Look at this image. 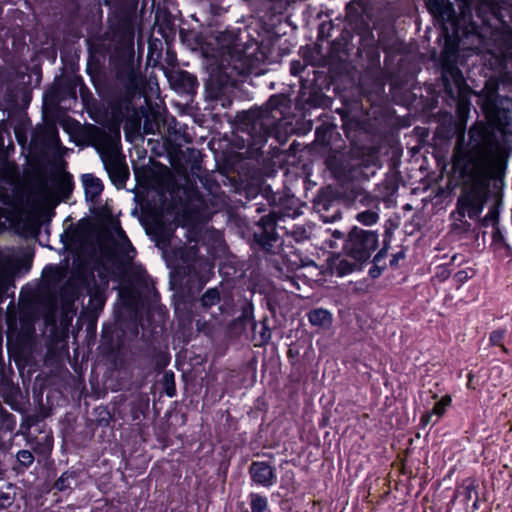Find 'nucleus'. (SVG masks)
Masks as SVG:
<instances>
[{
	"label": "nucleus",
	"instance_id": "1",
	"mask_svg": "<svg viewBox=\"0 0 512 512\" xmlns=\"http://www.w3.org/2000/svg\"><path fill=\"white\" fill-rule=\"evenodd\" d=\"M508 117L504 121L497 115L495 125H473L469 129L467 148L460 151L455 157L454 166L459 170L460 176L471 184L457 199V210L451 214L461 222V228L467 232L471 228L468 221H463L466 213L470 219H477L482 213L486 196L482 188L489 169L500 150V141L509 132ZM460 227V225H457Z\"/></svg>",
	"mask_w": 512,
	"mask_h": 512
},
{
	"label": "nucleus",
	"instance_id": "2",
	"mask_svg": "<svg viewBox=\"0 0 512 512\" xmlns=\"http://www.w3.org/2000/svg\"><path fill=\"white\" fill-rule=\"evenodd\" d=\"M433 17L441 23L443 31L461 41L476 37L484 39L492 34V20H500L497 11L489 3L473 7L471 0H459L457 13L448 0H425Z\"/></svg>",
	"mask_w": 512,
	"mask_h": 512
},
{
	"label": "nucleus",
	"instance_id": "3",
	"mask_svg": "<svg viewBox=\"0 0 512 512\" xmlns=\"http://www.w3.org/2000/svg\"><path fill=\"white\" fill-rule=\"evenodd\" d=\"M19 177V170L15 163L0 162V180L9 185V187L0 188V215L5 216L10 222H16L21 218L29 201V195L19 183Z\"/></svg>",
	"mask_w": 512,
	"mask_h": 512
},
{
	"label": "nucleus",
	"instance_id": "4",
	"mask_svg": "<svg viewBox=\"0 0 512 512\" xmlns=\"http://www.w3.org/2000/svg\"><path fill=\"white\" fill-rule=\"evenodd\" d=\"M456 58V50L445 52L441 61V80L447 96L456 103L459 110H463L470 104L471 89L457 66Z\"/></svg>",
	"mask_w": 512,
	"mask_h": 512
},
{
	"label": "nucleus",
	"instance_id": "5",
	"mask_svg": "<svg viewBox=\"0 0 512 512\" xmlns=\"http://www.w3.org/2000/svg\"><path fill=\"white\" fill-rule=\"evenodd\" d=\"M278 111L269 103L266 107L253 109L247 112L243 125L245 131L253 139L254 145L263 144L274 132L280 117Z\"/></svg>",
	"mask_w": 512,
	"mask_h": 512
},
{
	"label": "nucleus",
	"instance_id": "6",
	"mask_svg": "<svg viewBox=\"0 0 512 512\" xmlns=\"http://www.w3.org/2000/svg\"><path fill=\"white\" fill-rule=\"evenodd\" d=\"M378 247V234L354 226V271L361 270Z\"/></svg>",
	"mask_w": 512,
	"mask_h": 512
},
{
	"label": "nucleus",
	"instance_id": "7",
	"mask_svg": "<svg viewBox=\"0 0 512 512\" xmlns=\"http://www.w3.org/2000/svg\"><path fill=\"white\" fill-rule=\"evenodd\" d=\"M91 140L102 160L121 154L119 150L120 131L118 128L109 131L95 128L91 132Z\"/></svg>",
	"mask_w": 512,
	"mask_h": 512
},
{
	"label": "nucleus",
	"instance_id": "8",
	"mask_svg": "<svg viewBox=\"0 0 512 512\" xmlns=\"http://www.w3.org/2000/svg\"><path fill=\"white\" fill-rule=\"evenodd\" d=\"M351 151H334L326 160L328 169L340 183H348L351 179Z\"/></svg>",
	"mask_w": 512,
	"mask_h": 512
},
{
	"label": "nucleus",
	"instance_id": "9",
	"mask_svg": "<svg viewBox=\"0 0 512 512\" xmlns=\"http://www.w3.org/2000/svg\"><path fill=\"white\" fill-rule=\"evenodd\" d=\"M258 227L260 231L255 233V239L265 250H269L278 238L276 232L277 215L270 213L261 217Z\"/></svg>",
	"mask_w": 512,
	"mask_h": 512
},
{
	"label": "nucleus",
	"instance_id": "10",
	"mask_svg": "<svg viewBox=\"0 0 512 512\" xmlns=\"http://www.w3.org/2000/svg\"><path fill=\"white\" fill-rule=\"evenodd\" d=\"M105 169L114 185L118 188L124 187L128 177L129 169L122 154L102 160Z\"/></svg>",
	"mask_w": 512,
	"mask_h": 512
},
{
	"label": "nucleus",
	"instance_id": "11",
	"mask_svg": "<svg viewBox=\"0 0 512 512\" xmlns=\"http://www.w3.org/2000/svg\"><path fill=\"white\" fill-rule=\"evenodd\" d=\"M379 150L376 147H359L354 142V178L356 173H362V169L378 167Z\"/></svg>",
	"mask_w": 512,
	"mask_h": 512
},
{
	"label": "nucleus",
	"instance_id": "12",
	"mask_svg": "<svg viewBox=\"0 0 512 512\" xmlns=\"http://www.w3.org/2000/svg\"><path fill=\"white\" fill-rule=\"evenodd\" d=\"M252 480L264 487H270L276 482L274 469L266 462H253L249 469Z\"/></svg>",
	"mask_w": 512,
	"mask_h": 512
},
{
	"label": "nucleus",
	"instance_id": "13",
	"mask_svg": "<svg viewBox=\"0 0 512 512\" xmlns=\"http://www.w3.org/2000/svg\"><path fill=\"white\" fill-rule=\"evenodd\" d=\"M117 234L120 238V242L117 245V254L121 258L122 262V271H130L132 269H135L136 271H142L140 268H135L132 265V260L135 255V250L131 244V242L128 240L127 236L125 235L124 231L119 228L117 231Z\"/></svg>",
	"mask_w": 512,
	"mask_h": 512
},
{
	"label": "nucleus",
	"instance_id": "14",
	"mask_svg": "<svg viewBox=\"0 0 512 512\" xmlns=\"http://www.w3.org/2000/svg\"><path fill=\"white\" fill-rule=\"evenodd\" d=\"M330 60L332 63L343 65V69L347 70L350 61L349 41L346 38L336 39L333 41L330 50Z\"/></svg>",
	"mask_w": 512,
	"mask_h": 512
},
{
	"label": "nucleus",
	"instance_id": "15",
	"mask_svg": "<svg viewBox=\"0 0 512 512\" xmlns=\"http://www.w3.org/2000/svg\"><path fill=\"white\" fill-rule=\"evenodd\" d=\"M44 283L46 284L47 291L50 294V302L55 304L57 301L56 287L64 278L63 272L58 267H48L44 270Z\"/></svg>",
	"mask_w": 512,
	"mask_h": 512
},
{
	"label": "nucleus",
	"instance_id": "16",
	"mask_svg": "<svg viewBox=\"0 0 512 512\" xmlns=\"http://www.w3.org/2000/svg\"><path fill=\"white\" fill-rule=\"evenodd\" d=\"M363 53L366 54V57L372 63L379 59L378 47L376 45L374 35L370 30L366 31L365 34L362 35L360 46L357 49V54L359 56H362Z\"/></svg>",
	"mask_w": 512,
	"mask_h": 512
},
{
	"label": "nucleus",
	"instance_id": "17",
	"mask_svg": "<svg viewBox=\"0 0 512 512\" xmlns=\"http://www.w3.org/2000/svg\"><path fill=\"white\" fill-rule=\"evenodd\" d=\"M15 268L13 257L9 254L0 253V297L5 292Z\"/></svg>",
	"mask_w": 512,
	"mask_h": 512
},
{
	"label": "nucleus",
	"instance_id": "18",
	"mask_svg": "<svg viewBox=\"0 0 512 512\" xmlns=\"http://www.w3.org/2000/svg\"><path fill=\"white\" fill-rule=\"evenodd\" d=\"M81 179L86 197L94 202L103 191L102 181L93 174H84Z\"/></svg>",
	"mask_w": 512,
	"mask_h": 512
},
{
	"label": "nucleus",
	"instance_id": "19",
	"mask_svg": "<svg viewBox=\"0 0 512 512\" xmlns=\"http://www.w3.org/2000/svg\"><path fill=\"white\" fill-rule=\"evenodd\" d=\"M359 205L365 208H378L379 200L377 197L366 192L363 188L354 185V209L359 210Z\"/></svg>",
	"mask_w": 512,
	"mask_h": 512
},
{
	"label": "nucleus",
	"instance_id": "20",
	"mask_svg": "<svg viewBox=\"0 0 512 512\" xmlns=\"http://www.w3.org/2000/svg\"><path fill=\"white\" fill-rule=\"evenodd\" d=\"M118 77L125 83L127 94L134 96L139 89V78L135 69L129 66L125 71L120 72Z\"/></svg>",
	"mask_w": 512,
	"mask_h": 512
},
{
	"label": "nucleus",
	"instance_id": "21",
	"mask_svg": "<svg viewBox=\"0 0 512 512\" xmlns=\"http://www.w3.org/2000/svg\"><path fill=\"white\" fill-rule=\"evenodd\" d=\"M478 491L477 484L475 481L466 479L462 482V484L457 488L455 492L456 497H462L463 501L468 504V502L475 500L477 501Z\"/></svg>",
	"mask_w": 512,
	"mask_h": 512
},
{
	"label": "nucleus",
	"instance_id": "22",
	"mask_svg": "<svg viewBox=\"0 0 512 512\" xmlns=\"http://www.w3.org/2000/svg\"><path fill=\"white\" fill-rule=\"evenodd\" d=\"M309 322L313 326L327 327L331 323V314L328 310L318 308L308 314Z\"/></svg>",
	"mask_w": 512,
	"mask_h": 512
},
{
	"label": "nucleus",
	"instance_id": "23",
	"mask_svg": "<svg viewBox=\"0 0 512 512\" xmlns=\"http://www.w3.org/2000/svg\"><path fill=\"white\" fill-rule=\"evenodd\" d=\"M331 273L337 276H344L352 271V264L349 260L336 256L330 263Z\"/></svg>",
	"mask_w": 512,
	"mask_h": 512
},
{
	"label": "nucleus",
	"instance_id": "24",
	"mask_svg": "<svg viewBox=\"0 0 512 512\" xmlns=\"http://www.w3.org/2000/svg\"><path fill=\"white\" fill-rule=\"evenodd\" d=\"M219 43L221 44L222 49H226L227 53L231 55V57L240 51L238 49L237 37L232 32L222 33L219 36Z\"/></svg>",
	"mask_w": 512,
	"mask_h": 512
},
{
	"label": "nucleus",
	"instance_id": "25",
	"mask_svg": "<svg viewBox=\"0 0 512 512\" xmlns=\"http://www.w3.org/2000/svg\"><path fill=\"white\" fill-rule=\"evenodd\" d=\"M378 208L369 207L366 210L359 211L355 218L364 226H371L375 224L379 219Z\"/></svg>",
	"mask_w": 512,
	"mask_h": 512
},
{
	"label": "nucleus",
	"instance_id": "26",
	"mask_svg": "<svg viewBox=\"0 0 512 512\" xmlns=\"http://www.w3.org/2000/svg\"><path fill=\"white\" fill-rule=\"evenodd\" d=\"M302 56L305 64L320 66L323 63V57L317 47H306L302 50Z\"/></svg>",
	"mask_w": 512,
	"mask_h": 512
},
{
	"label": "nucleus",
	"instance_id": "27",
	"mask_svg": "<svg viewBox=\"0 0 512 512\" xmlns=\"http://www.w3.org/2000/svg\"><path fill=\"white\" fill-rule=\"evenodd\" d=\"M220 301V292L218 288H210L208 289L201 297L200 302L201 306L204 309H209Z\"/></svg>",
	"mask_w": 512,
	"mask_h": 512
},
{
	"label": "nucleus",
	"instance_id": "28",
	"mask_svg": "<svg viewBox=\"0 0 512 512\" xmlns=\"http://www.w3.org/2000/svg\"><path fill=\"white\" fill-rule=\"evenodd\" d=\"M76 483V476L74 472H65L63 473L60 478L55 482L54 487L59 490L63 491L67 488H70L72 484Z\"/></svg>",
	"mask_w": 512,
	"mask_h": 512
},
{
	"label": "nucleus",
	"instance_id": "29",
	"mask_svg": "<svg viewBox=\"0 0 512 512\" xmlns=\"http://www.w3.org/2000/svg\"><path fill=\"white\" fill-rule=\"evenodd\" d=\"M250 506L252 512H265L268 507L267 498L259 494L250 495Z\"/></svg>",
	"mask_w": 512,
	"mask_h": 512
},
{
	"label": "nucleus",
	"instance_id": "30",
	"mask_svg": "<svg viewBox=\"0 0 512 512\" xmlns=\"http://www.w3.org/2000/svg\"><path fill=\"white\" fill-rule=\"evenodd\" d=\"M177 82L185 90H192L197 85V79L186 71H181L177 74Z\"/></svg>",
	"mask_w": 512,
	"mask_h": 512
},
{
	"label": "nucleus",
	"instance_id": "31",
	"mask_svg": "<svg viewBox=\"0 0 512 512\" xmlns=\"http://www.w3.org/2000/svg\"><path fill=\"white\" fill-rule=\"evenodd\" d=\"M506 335V329H497L490 333L489 342L492 346L501 347L502 351L507 353V348L502 344V341Z\"/></svg>",
	"mask_w": 512,
	"mask_h": 512
},
{
	"label": "nucleus",
	"instance_id": "32",
	"mask_svg": "<svg viewBox=\"0 0 512 512\" xmlns=\"http://www.w3.org/2000/svg\"><path fill=\"white\" fill-rule=\"evenodd\" d=\"M451 404V397L449 395H445L444 397H442L439 401H437L432 409V413L434 416H437V418H440L441 416H443V414L445 413L446 411V408L448 406H450ZM438 419H436L434 421V423L437 421Z\"/></svg>",
	"mask_w": 512,
	"mask_h": 512
},
{
	"label": "nucleus",
	"instance_id": "33",
	"mask_svg": "<svg viewBox=\"0 0 512 512\" xmlns=\"http://www.w3.org/2000/svg\"><path fill=\"white\" fill-rule=\"evenodd\" d=\"M163 382L165 385L166 394L170 397H173L176 392L173 372L166 371L163 375Z\"/></svg>",
	"mask_w": 512,
	"mask_h": 512
},
{
	"label": "nucleus",
	"instance_id": "34",
	"mask_svg": "<svg viewBox=\"0 0 512 512\" xmlns=\"http://www.w3.org/2000/svg\"><path fill=\"white\" fill-rule=\"evenodd\" d=\"M123 42H124V45L127 48L128 52H129V55L131 57H133V55H134V49H133V45H134V29L131 26L126 27V29L124 31Z\"/></svg>",
	"mask_w": 512,
	"mask_h": 512
},
{
	"label": "nucleus",
	"instance_id": "35",
	"mask_svg": "<svg viewBox=\"0 0 512 512\" xmlns=\"http://www.w3.org/2000/svg\"><path fill=\"white\" fill-rule=\"evenodd\" d=\"M159 122L155 115L146 117L143 125V130L146 134H155L159 130Z\"/></svg>",
	"mask_w": 512,
	"mask_h": 512
},
{
	"label": "nucleus",
	"instance_id": "36",
	"mask_svg": "<svg viewBox=\"0 0 512 512\" xmlns=\"http://www.w3.org/2000/svg\"><path fill=\"white\" fill-rule=\"evenodd\" d=\"M17 460L19 461V463L28 468L29 466L32 465V463L34 462V456L33 454L28 451V450H20L17 455Z\"/></svg>",
	"mask_w": 512,
	"mask_h": 512
},
{
	"label": "nucleus",
	"instance_id": "37",
	"mask_svg": "<svg viewBox=\"0 0 512 512\" xmlns=\"http://www.w3.org/2000/svg\"><path fill=\"white\" fill-rule=\"evenodd\" d=\"M386 264L381 265L380 263L372 260V265L368 270V275L371 279H377L385 269Z\"/></svg>",
	"mask_w": 512,
	"mask_h": 512
},
{
	"label": "nucleus",
	"instance_id": "38",
	"mask_svg": "<svg viewBox=\"0 0 512 512\" xmlns=\"http://www.w3.org/2000/svg\"><path fill=\"white\" fill-rule=\"evenodd\" d=\"M292 236L296 241H303L308 238V232L304 227H296L291 232Z\"/></svg>",
	"mask_w": 512,
	"mask_h": 512
},
{
	"label": "nucleus",
	"instance_id": "39",
	"mask_svg": "<svg viewBox=\"0 0 512 512\" xmlns=\"http://www.w3.org/2000/svg\"><path fill=\"white\" fill-rule=\"evenodd\" d=\"M305 63H302L299 60H295L291 62L290 71L292 75H299L305 68Z\"/></svg>",
	"mask_w": 512,
	"mask_h": 512
},
{
	"label": "nucleus",
	"instance_id": "40",
	"mask_svg": "<svg viewBox=\"0 0 512 512\" xmlns=\"http://www.w3.org/2000/svg\"><path fill=\"white\" fill-rule=\"evenodd\" d=\"M387 252H388V248H387V246H384L374 256L373 261H376V262L380 263L387 256Z\"/></svg>",
	"mask_w": 512,
	"mask_h": 512
},
{
	"label": "nucleus",
	"instance_id": "41",
	"mask_svg": "<svg viewBox=\"0 0 512 512\" xmlns=\"http://www.w3.org/2000/svg\"><path fill=\"white\" fill-rule=\"evenodd\" d=\"M455 279L457 282L459 283H463L465 281H467L469 279V275H468V272L464 271V270H461V271H458L456 274H455Z\"/></svg>",
	"mask_w": 512,
	"mask_h": 512
},
{
	"label": "nucleus",
	"instance_id": "42",
	"mask_svg": "<svg viewBox=\"0 0 512 512\" xmlns=\"http://www.w3.org/2000/svg\"><path fill=\"white\" fill-rule=\"evenodd\" d=\"M357 3L365 14H368L369 6L371 5V0H354V4Z\"/></svg>",
	"mask_w": 512,
	"mask_h": 512
},
{
	"label": "nucleus",
	"instance_id": "43",
	"mask_svg": "<svg viewBox=\"0 0 512 512\" xmlns=\"http://www.w3.org/2000/svg\"><path fill=\"white\" fill-rule=\"evenodd\" d=\"M12 504V499L9 495H3L0 497V506L2 508L8 507Z\"/></svg>",
	"mask_w": 512,
	"mask_h": 512
},
{
	"label": "nucleus",
	"instance_id": "44",
	"mask_svg": "<svg viewBox=\"0 0 512 512\" xmlns=\"http://www.w3.org/2000/svg\"><path fill=\"white\" fill-rule=\"evenodd\" d=\"M433 416H434V415H433V413H432V412H427L426 414H424V415L421 417V422H422V424L425 426V425H427V424H429V423L433 422V421H432V417H433Z\"/></svg>",
	"mask_w": 512,
	"mask_h": 512
},
{
	"label": "nucleus",
	"instance_id": "45",
	"mask_svg": "<svg viewBox=\"0 0 512 512\" xmlns=\"http://www.w3.org/2000/svg\"><path fill=\"white\" fill-rule=\"evenodd\" d=\"M400 258H404V253H403V252H399V253H397V254L393 255V256H392V259L390 260V266H392V267H393V266H396V265H397V263H398V260H399Z\"/></svg>",
	"mask_w": 512,
	"mask_h": 512
},
{
	"label": "nucleus",
	"instance_id": "46",
	"mask_svg": "<svg viewBox=\"0 0 512 512\" xmlns=\"http://www.w3.org/2000/svg\"><path fill=\"white\" fill-rule=\"evenodd\" d=\"M353 23H354V33H355L356 29H357V25H358V13H357L355 8H354V20H353Z\"/></svg>",
	"mask_w": 512,
	"mask_h": 512
},
{
	"label": "nucleus",
	"instance_id": "47",
	"mask_svg": "<svg viewBox=\"0 0 512 512\" xmlns=\"http://www.w3.org/2000/svg\"><path fill=\"white\" fill-rule=\"evenodd\" d=\"M472 512L476 511L479 509V496H477V501L475 502V500H472Z\"/></svg>",
	"mask_w": 512,
	"mask_h": 512
},
{
	"label": "nucleus",
	"instance_id": "48",
	"mask_svg": "<svg viewBox=\"0 0 512 512\" xmlns=\"http://www.w3.org/2000/svg\"><path fill=\"white\" fill-rule=\"evenodd\" d=\"M464 141V134H461L459 137H458V146L461 145V143Z\"/></svg>",
	"mask_w": 512,
	"mask_h": 512
},
{
	"label": "nucleus",
	"instance_id": "49",
	"mask_svg": "<svg viewBox=\"0 0 512 512\" xmlns=\"http://www.w3.org/2000/svg\"><path fill=\"white\" fill-rule=\"evenodd\" d=\"M98 1H99L100 3H102V4L106 5V6L110 5V3H111V0H98Z\"/></svg>",
	"mask_w": 512,
	"mask_h": 512
},
{
	"label": "nucleus",
	"instance_id": "50",
	"mask_svg": "<svg viewBox=\"0 0 512 512\" xmlns=\"http://www.w3.org/2000/svg\"><path fill=\"white\" fill-rule=\"evenodd\" d=\"M324 27H325V24H322L320 26V30H319V33L322 34L324 32Z\"/></svg>",
	"mask_w": 512,
	"mask_h": 512
},
{
	"label": "nucleus",
	"instance_id": "51",
	"mask_svg": "<svg viewBox=\"0 0 512 512\" xmlns=\"http://www.w3.org/2000/svg\"><path fill=\"white\" fill-rule=\"evenodd\" d=\"M351 237H352V231H350V232L348 233V238H351Z\"/></svg>",
	"mask_w": 512,
	"mask_h": 512
},
{
	"label": "nucleus",
	"instance_id": "52",
	"mask_svg": "<svg viewBox=\"0 0 512 512\" xmlns=\"http://www.w3.org/2000/svg\"><path fill=\"white\" fill-rule=\"evenodd\" d=\"M351 4H352V2H349V3L347 4V9H349V8H350Z\"/></svg>",
	"mask_w": 512,
	"mask_h": 512
},
{
	"label": "nucleus",
	"instance_id": "53",
	"mask_svg": "<svg viewBox=\"0 0 512 512\" xmlns=\"http://www.w3.org/2000/svg\"><path fill=\"white\" fill-rule=\"evenodd\" d=\"M319 133H320V131H319V129H317L316 130V134H317L318 137H319Z\"/></svg>",
	"mask_w": 512,
	"mask_h": 512
},
{
	"label": "nucleus",
	"instance_id": "54",
	"mask_svg": "<svg viewBox=\"0 0 512 512\" xmlns=\"http://www.w3.org/2000/svg\"><path fill=\"white\" fill-rule=\"evenodd\" d=\"M466 512H472V510H471V511H468V510H467Z\"/></svg>",
	"mask_w": 512,
	"mask_h": 512
}]
</instances>
